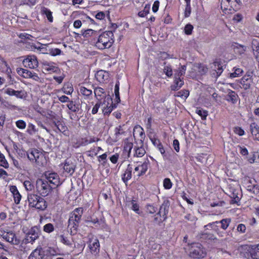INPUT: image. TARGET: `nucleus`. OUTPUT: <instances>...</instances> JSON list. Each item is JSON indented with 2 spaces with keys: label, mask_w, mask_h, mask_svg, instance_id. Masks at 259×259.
Instances as JSON below:
<instances>
[{
  "label": "nucleus",
  "mask_w": 259,
  "mask_h": 259,
  "mask_svg": "<svg viewBox=\"0 0 259 259\" xmlns=\"http://www.w3.org/2000/svg\"><path fill=\"white\" fill-rule=\"evenodd\" d=\"M237 230L239 232L244 233L246 230V227L244 224H240L238 226Z\"/></svg>",
  "instance_id": "obj_61"
},
{
  "label": "nucleus",
  "mask_w": 259,
  "mask_h": 259,
  "mask_svg": "<svg viewBox=\"0 0 259 259\" xmlns=\"http://www.w3.org/2000/svg\"><path fill=\"white\" fill-rule=\"evenodd\" d=\"M54 230V227L52 224L48 223L44 226V231L47 233L52 232Z\"/></svg>",
  "instance_id": "obj_40"
},
{
  "label": "nucleus",
  "mask_w": 259,
  "mask_h": 259,
  "mask_svg": "<svg viewBox=\"0 0 259 259\" xmlns=\"http://www.w3.org/2000/svg\"><path fill=\"white\" fill-rule=\"evenodd\" d=\"M133 171V167L130 164L127 165L124 173L122 176V180L124 183H126L127 181L132 178V173Z\"/></svg>",
  "instance_id": "obj_18"
},
{
  "label": "nucleus",
  "mask_w": 259,
  "mask_h": 259,
  "mask_svg": "<svg viewBox=\"0 0 259 259\" xmlns=\"http://www.w3.org/2000/svg\"><path fill=\"white\" fill-rule=\"evenodd\" d=\"M146 210L150 214H153L156 212L157 208L154 206L153 205L148 204L146 206Z\"/></svg>",
  "instance_id": "obj_42"
},
{
  "label": "nucleus",
  "mask_w": 259,
  "mask_h": 259,
  "mask_svg": "<svg viewBox=\"0 0 259 259\" xmlns=\"http://www.w3.org/2000/svg\"><path fill=\"white\" fill-rule=\"evenodd\" d=\"M10 190L12 193L14 202L16 204H19L21 199V195L18 191L17 188L16 186H10Z\"/></svg>",
  "instance_id": "obj_16"
},
{
  "label": "nucleus",
  "mask_w": 259,
  "mask_h": 259,
  "mask_svg": "<svg viewBox=\"0 0 259 259\" xmlns=\"http://www.w3.org/2000/svg\"><path fill=\"white\" fill-rule=\"evenodd\" d=\"M16 126L20 129H24L26 127L25 122L22 120H18L16 122Z\"/></svg>",
  "instance_id": "obj_54"
},
{
  "label": "nucleus",
  "mask_w": 259,
  "mask_h": 259,
  "mask_svg": "<svg viewBox=\"0 0 259 259\" xmlns=\"http://www.w3.org/2000/svg\"><path fill=\"white\" fill-rule=\"evenodd\" d=\"M189 95V92L188 90H184L177 93V96L180 97L183 99H186Z\"/></svg>",
  "instance_id": "obj_41"
},
{
  "label": "nucleus",
  "mask_w": 259,
  "mask_h": 259,
  "mask_svg": "<svg viewBox=\"0 0 259 259\" xmlns=\"http://www.w3.org/2000/svg\"><path fill=\"white\" fill-rule=\"evenodd\" d=\"M102 103L100 100H99L98 102L95 104L93 108L92 113L93 114H96L98 112V109L100 108Z\"/></svg>",
  "instance_id": "obj_53"
},
{
  "label": "nucleus",
  "mask_w": 259,
  "mask_h": 259,
  "mask_svg": "<svg viewBox=\"0 0 259 259\" xmlns=\"http://www.w3.org/2000/svg\"><path fill=\"white\" fill-rule=\"evenodd\" d=\"M130 204L131 205V208L133 210L138 214H141L142 213V211H140L139 209V205L136 202L135 200H132Z\"/></svg>",
  "instance_id": "obj_31"
},
{
  "label": "nucleus",
  "mask_w": 259,
  "mask_h": 259,
  "mask_svg": "<svg viewBox=\"0 0 259 259\" xmlns=\"http://www.w3.org/2000/svg\"><path fill=\"white\" fill-rule=\"evenodd\" d=\"M94 94L95 96L101 97L102 95L104 94V89L102 88H96L94 90Z\"/></svg>",
  "instance_id": "obj_48"
},
{
  "label": "nucleus",
  "mask_w": 259,
  "mask_h": 259,
  "mask_svg": "<svg viewBox=\"0 0 259 259\" xmlns=\"http://www.w3.org/2000/svg\"><path fill=\"white\" fill-rule=\"evenodd\" d=\"M151 140L153 144L158 149L163 157H165L166 155L165 154V150L160 140L156 138L151 139Z\"/></svg>",
  "instance_id": "obj_20"
},
{
  "label": "nucleus",
  "mask_w": 259,
  "mask_h": 259,
  "mask_svg": "<svg viewBox=\"0 0 259 259\" xmlns=\"http://www.w3.org/2000/svg\"><path fill=\"white\" fill-rule=\"evenodd\" d=\"M189 254L194 258H200L204 257L205 253L201 247V245L197 243L191 247Z\"/></svg>",
  "instance_id": "obj_5"
},
{
  "label": "nucleus",
  "mask_w": 259,
  "mask_h": 259,
  "mask_svg": "<svg viewBox=\"0 0 259 259\" xmlns=\"http://www.w3.org/2000/svg\"><path fill=\"white\" fill-rule=\"evenodd\" d=\"M191 5H186L185 11V17H188L191 14Z\"/></svg>",
  "instance_id": "obj_59"
},
{
  "label": "nucleus",
  "mask_w": 259,
  "mask_h": 259,
  "mask_svg": "<svg viewBox=\"0 0 259 259\" xmlns=\"http://www.w3.org/2000/svg\"><path fill=\"white\" fill-rule=\"evenodd\" d=\"M234 132L235 134L239 135V136H242L244 134V131L240 127H235L234 128Z\"/></svg>",
  "instance_id": "obj_57"
},
{
  "label": "nucleus",
  "mask_w": 259,
  "mask_h": 259,
  "mask_svg": "<svg viewBox=\"0 0 259 259\" xmlns=\"http://www.w3.org/2000/svg\"><path fill=\"white\" fill-rule=\"evenodd\" d=\"M238 98V95L232 90H229L228 94L226 95V99L232 103H236Z\"/></svg>",
  "instance_id": "obj_21"
},
{
  "label": "nucleus",
  "mask_w": 259,
  "mask_h": 259,
  "mask_svg": "<svg viewBox=\"0 0 259 259\" xmlns=\"http://www.w3.org/2000/svg\"><path fill=\"white\" fill-rule=\"evenodd\" d=\"M175 78L174 84L171 85V89L172 91H178L184 84V81L175 76Z\"/></svg>",
  "instance_id": "obj_24"
},
{
  "label": "nucleus",
  "mask_w": 259,
  "mask_h": 259,
  "mask_svg": "<svg viewBox=\"0 0 259 259\" xmlns=\"http://www.w3.org/2000/svg\"><path fill=\"white\" fill-rule=\"evenodd\" d=\"M173 146L175 149V150L177 152H179L180 150V147H179V142L178 140L175 139L173 141Z\"/></svg>",
  "instance_id": "obj_62"
},
{
  "label": "nucleus",
  "mask_w": 259,
  "mask_h": 259,
  "mask_svg": "<svg viewBox=\"0 0 259 259\" xmlns=\"http://www.w3.org/2000/svg\"><path fill=\"white\" fill-rule=\"evenodd\" d=\"M23 64L25 67L30 68H35L38 66V61L35 56H28L23 61Z\"/></svg>",
  "instance_id": "obj_11"
},
{
  "label": "nucleus",
  "mask_w": 259,
  "mask_h": 259,
  "mask_svg": "<svg viewBox=\"0 0 259 259\" xmlns=\"http://www.w3.org/2000/svg\"><path fill=\"white\" fill-rule=\"evenodd\" d=\"M103 104L105 105V107L103 110L105 115L109 114L112 111L113 109L116 108V105L115 104L113 103L112 98L110 95L106 96L105 100Z\"/></svg>",
  "instance_id": "obj_8"
},
{
  "label": "nucleus",
  "mask_w": 259,
  "mask_h": 259,
  "mask_svg": "<svg viewBox=\"0 0 259 259\" xmlns=\"http://www.w3.org/2000/svg\"><path fill=\"white\" fill-rule=\"evenodd\" d=\"M75 167V164L71 160L68 159L65 160L63 169L69 175H72L74 173Z\"/></svg>",
  "instance_id": "obj_14"
},
{
  "label": "nucleus",
  "mask_w": 259,
  "mask_h": 259,
  "mask_svg": "<svg viewBox=\"0 0 259 259\" xmlns=\"http://www.w3.org/2000/svg\"><path fill=\"white\" fill-rule=\"evenodd\" d=\"M233 70L234 72L229 74V77L231 78L239 77L243 73V69L240 68L234 67Z\"/></svg>",
  "instance_id": "obj_25"
},
{
  "label": "nucleus",
  "mask_w": 259,
  "mask_h": 259,
  "mask_svg": "<svg viewBox=\"0 0 259 259\" xmlns=\"http://www.w3.org/2000/svg\"><path fill=\"white\" fill-rule=\"evenodd\" d=\"M208 71V68L207 67L203 65H199L198 67V72L201 74L203 75L206 73Z\"/></svg>",
  "instance_id": "obj_49"
},
{
  "label": "nucleus",
  "mask_w": 259,
  "mask_h": 259,
  "mask_svg": "<svg viewBox=\"0 0 259 259\" xmlns=\"http://www.w3.org/2000/svg\"><path fill=\"white\" fill-rule=\"evenodd\" d=\"M60 241L67 246H71V241L69 240L67 237H65L64 235H61L59 236Z\"/></svg>",
  "instance_id": "obj_39"
},
{
  "label": "nucleus",
  "mask_w": 259,
  "mask_h": 259,
  "mask_svg": "<svg viewBox=\"0 0 259 259\" xmlns=\"http://www.w3.org/2000/svg\"><path fill=\"white\" fill-rule=\"evenodd\" d=\"M45 65L46 66V70L47 71H52L53 72H57L58 71H59V69L58 67L51 64L48 63Z\"/></svg>",
  "instance_id": "obj_38"
},
{
  "label": "nucleus",
  "mask_w": 259,
  "mask_h": 259,
  "mask_svg": "<svg viewBox=\"0 0 259 259\" xmlns=\"http://www.w3.org/2000/svg\"><path fill=\"white\" fill-rule=\"evenodd\" d=\"M186 70V66L185 65H182L179 69L177 70V73L175 74V76L176 77H178L180 79V77L185 74V71Z\"/></svg>",
  "instance_id": "obj_32"
},
{
  "label": "nucleus",
  "mask_w": 259,
  "mask_h": 259,
  "mask_svg": "<svg viewBox=\"0 0 259 259\" xmlns=\"http://www.w3.org/2000/svg\"><path fill=\"white\" fill-rule=\"evenodd\" d=\"M61 51L57 48L51 49L49 50V53L52 56H56L61 54Z\"/></svg>",
  "instance_id": "obj_52"
},
{
  "label": "nucleus",
  "mask_w": 259,
  "mask_h": 259,
  "mask_svg": "<svg viewBox=\"0 0 259 259\" xmlns=\"http://www.w3.org/2000/svg\"><path fill=\"white\" fill-rule=\"evenodd\" d=\"M150 5H146L144 10L138 13V15L141 17H144L149 13Z\"/></svg>",
  "instance_id": "obj_44"
},
{
  "label": "nucleus",
  "mask_w": 259,
  "mask_h": 259,
  "mask_svg": "<svg viewBox=\"0 0 259 259\" xmlns=\"http://www.w3.org/2000/svg\"><path fill=\"white\" fill-rule=\"evenodd\" d=\"M67 106L69 110L73 112H77L79 111L78 106L76 105L73 101H69Z\"/></svg>",
  "instance_id": "obj_29"
},
{
  "label": "nucleus",
  "mask_w": 259,
  "mask_h": 259,
  "mask_svg": "<svg viewBox=\"0 0 259 259\" xmlns=\"http://www.w3.org/2000/svg\"><path fill=\"white\" fill-rule=\"evenodd\" d=\"M46 253L41 247H37L29 255L28 259H46Z\"/></svg>",
  "instance_id": "obj_12"
},
{
  "label": "nucleus",
  "mask_w": 259,
  "mask_h": 259,
  "mask_svg": "<svg viewBox=\"0 0 259 259\" xmlns=\"http://www.w3.org/2000/svg\"><path fill=\"white\" fill-rule=\"evenodd\" d=\"M125 132L122 129V125H119L115 128V139L117 141L119 135L124 134Z\"/></svg>",
  "instance_id": "obj_30"
},
{
  "label": "nucleus",
  "mask_w": 259,
  "mask_h": 259,
  "mask_svg": "<svg viewBox=\"0 0 259 259\" xmlns=\"http://www.w3.org/2000/svg\"><path fill=\"white\" fill-rule=\"evenodd\" d=\"M73 91V88L72 84L68 83L65 85L63 88V92L67 95H70Z\"/></svg>",
  "instance_id": "obj_36"
},
{
  "label": "nucleus",
  "mask_w": 259,
  "mask_h": 259,
  "mask_svg": "<svg viewBox=\"0 0 259 259\" xmlns=\"http://www.w3.org/2000/svg\"><path fill=\"white\" fill-rule=\"evenodd\" d=\"M46 180L48 181V183L52 184L53 187H57L60 185V178L58 175L55 172L45 174Z\"/></svg>",
  "instance_id": "obj_10"
},
{
  "label": "nucleus",
  "mask_w": 259,
  "mask_h": 259,
  "mask_svg": "<svg viewBox=\"0 0 259 259\" xmlns=\"http://www.w3.org/2000/svg\"><path fill=\"white\" fill-rule=\"evenodd\" d=\"M0 165L7 168L9 167V164L3 154L0 152Z\"/></svg>",
  "instance_id": "obj_37"
},
{
  "label": "nucleus",
  "mask_w": 259,
  "mask_h": 259,
  "mask_svg": "<svg viewBox=\"0 0 259 259\" xmlns=\"http://www.w3.org/2000/svg\"><path fill=\"white\" fill-rule=\"evenodd\" d=\"M19 37L22 39H26L30 40V39H31V38L33 37V36L32 35H31L30 34H27L26 33H21L19 35Z\"/></svg>",
  "instance_id": "obj_58"
},
{
  "label": "nucleus",
  "mask_w": 259,
  "mask_h": 259,
  "mask_svg": "<svg viewBox=\"0 0 259 259\" xmlns=\"http://www.w3.org/2000/svg\"><path fill=\"white\" fill-rule=\"evenodd\" d=\"M23 185L27 191H32L34 188L33 185L29 181H25Z\"/></svg>",
  "instance_id": "obj_45"
},
{
  "label": "nucleus",
  "mask_w": 259,
  "mask_h": 259,
  "mask_svg": "<svg viewBox=\"0 0 259 259\" xmlns=\"http://www.w3.org/2000/svg\"><path fill=\"white\" fill-rule=\"evenodd\" d=\"M113 36V34L111 31L103 32L99 36L96 46L101 50L110 48L114 42V40L112 38Z\"/></svg>",
  "instance_id": "obj_2"
},
{
  "label": "nucleus",
  "mask_w": 259,
  "mask_h": 259,
  "mask_svg": "<svg viewBox=\"0 0 259 259\" xmlns=\"http://www.w3.org/2000/svg\"><path fill=\"white\" fill-rule=\"evenodd\" d=\"M215 65L217 66V69L212 70L211 72V75L212 77L218 78L222 73L224 69L221 61L216 60L215 61Z\"/></svg>",
  "instance_id": "obj_15"
},
{
  "label": "nucleus",
  "mask_w": 259,
  "mask_h": 259,
  "mask_svg": "<svg viewBox=\"0 0 259 259\" xmlns=\"http://www.w3.org/2000/svg\"><path fill=\"white\" fill-rule=\"evenodd\" d=\"M196 113L201 116L202 120H205L208 115V112L206 110L197 108Z\"/></svg>",
  "instance_id": "obj_35"
},
{
  "label": "nucleus",
  "mask_w": 259,
  "mask_h": 259,
  "mask_svg": "<svg viewBox=\"0 0 259 259\" xmlns=\"http://www.w3.org/2000/svg\"><path fill=\"white\" fill-rule=\"evenodd\" d=\"M193 29V26L190 24H188L185 26L184 32L187 35H190L192 33Z\"/></svg>",
  "instance_id": "obj_46"
},
{
  "label": "nucleus",
  "mask_w": 259,
  "mask_h": 259,
  "mask_svg": "<svg viewBox=\"0 0 259 259\" xmlns=\"http://www.w3.org/2000/svg\"><path fill=\"white\" fill-rule=\"evenodd\" d=\"M169 206L170 201L168 199H165L160 205L159 210L156 213L155 215H159V217L163 219V221H165L169 212Z\"/></svg>",
  "instance_id": "obj_7"
},
{
  "label": "nucleus",
  "mask_w": 259,
  "mask_h": 259,
  "mask_svg": "<svg viewBox=\"0 0 259 259\" xmlns=\"http://www.w3.org/2000/svg\"><path fill=\"white\" fill-rule=\"evenodd\" d=\"M44 251H45L46 256L54 255L56 253V250L54 249L51 247H49L47 248L46 250H44Z\"/></svg>",
  "instance_id": "obj_50"
},
{
  "label": "nucleus",
  "mask_w": 259,
  "mask_h": 259,
  "mask_svg": "<svg viewBox=\"0 0 259 259\" xmlns=\"http://www.w3.org/2000/svg\"><path fill=\"white\" fill-rule=\"evenodd\" d=\"M150 162L149 160L147 159L142 164L140 165V167H141V169L140 172L137 173V176L140 177L144 175L147 171Z\"/></svg>",
  "instance_id": "obj_22"
},
{
  "label": "nucleus",
  "mask_w": 259,
  "mask_h": 259,
  "mask_svg": "<svg viewBox=\"0 0 259 259\" xmlns=\"http://www.w3.org/2000/svg\"><path fill=\"white\" fill-rule=\"evenodd\" d=\"M3 238L6 241L14 245H18L20 240L18 238L15 234L11 231H8L3 236Z\"/></svg>",
  "instance_id": "obj_9"
},
{
  "label": "nucleus",
  "mask_w": 259,
  "mask_h": 259,
  "mask_svg": "<svg viewBox=\"0 0 259 259\" xmlns=\"http://www.w3.org/2000/svg\"><path fill=\"white\" fill-rule=\"evenodd\" d=\"M33 149H31L27 152L26 155L27 156L28 158L30 161H33Z\"/></svg>",
  "instance_id": "obj_63"
},
{
  "label": "nucleus",
  "mask_w": 259,
  "mask_h": 259,
  "mask_svg": "<svg viewBox=\"0 0 259 259\" xmlns=\"http://www.w3.org/2000/svg\"><path fill=\"white\" fill-rule=\"evenodd\" d=\"M230 222H231L230 219H223L222 220H221L220 222L216 221L215 222H213L212 224H211L210 225H212L214 224H221V228H222L224 230H226L229 226Z\"/></svg>",
  "instance_id": "obj_27"
},
{
  "label": "nucleus",
  "mask_w": 259,
  "mask_h": 259,
  "mask_svg": "<svg viewBox=\"0 0 259 259\" xmlns=\"http://www.w3.org/2000/svg\"><path fill=\"white\" fill-rule=\"evenodd\" d=\"M40 234V231L37 226L32 227L26 234L25 243L33 242L36 240Z\"/></svg>",
  "instance_id": "obj_6"
},
{
  "label": "nucleus",
  "mask_w": 259,
  "mask_h": 259,
  "mask_svg": "<svg viewBox=\"0 0 259 259\" xmlns=\"http://www.w3.org/2000/svg\"><path fill=\"white\" fill-rule=\"evenodd\" d=\"M42 12L44 14L46 15L47 18H48V20L50 22H53V17L52 16V13L50 10L46 8H44L42 10Z\"/></svg>",
  "instance_id": "obj_33"
},
{
  "label": "nucleus",
  "mask_w": 259,
  "mask_h": 259,
  "mask_svg": "<svg viewBox=\"0 0 259 259\" xmlns=\"http://www.w3.org/2000/svg\"><path fill=\"white\" fill-rule=\"evenodd\" d=\"M250 130L254 139L259 141V126L255 122L251 123Z\"/></svg>",
  "instance_id": "obj_19"
},
{
  "label": "nucleus",
  "mask_w": 259,
  "mask_h": 259,
  "mask_svg": "<svg viewBox=\"0 0 259 259\" xmlns=\"http://www.w3.org/2000/svg\"><path fill=\"white\" fill-rule=\"evenodd\" d=\"M252 83V78L248 75H244L241 79L240 83L245 90L250 89Z\"/></svg>",
  "instance_id": "obj_17"
},
{
  "label": "nucleus",
  "mask_w": 259,
  "mask_h": 259,
  "mask_svg": "<svg viewBox=\"0 0 259 259\" xmlns=\"http://www.w3.org/2000/svg\"><path fill=\"white\" fill-rule=\"evenodd\" d=\"M83 210L82 207L75 208L70 215L68 220V228H70V234L74 235L77 233V228L81 221Z\"/></svg>",
  "instance_id": "obj_1"
},
{
  "label": "nucleus",
  "mask_w": 259,
  "mask_h": 259,
  "mask_svg": "<svg viewBox=\"0 0 259 259\" xmlns=\"http://www.w3.org/2000/svg\"><path fill=\"white\" fill-rule=\"evenodd\" d=\"M17 72L20 75L24 78H29V77H33L32 73L27 69L23 68H18Z\"/></svg>",
  "instance_id": "obj_26"
},
{
  "label": "nucleus",
  "mask_w": 259,
  "mask_h": 259,
  "mask_svg": "<svg viewBox=\"0 0 259 259\" xmlns=\"http://www.w3.org/2000/svg\"><path fill=\"white\" fill-rule=\"evenodd\" d=\"M80 92L84 96L89 97L92 94V91L84 87H80Z\"/></svg>",
  "instance_id": "obj_34"
},
{
  "label": "nucleus",
  "mask_w": 259,
  "mask_h": 259,
  "mask_svg": "<svg viewBox=\"0 0 259 259\" xmlns=\"http://www.w3.org/2000/svg\"><path fill=\"white\" fill-rule=\"evenodd\" d=\"M159 6V2L158 1H156L154 2V4L152 6V11L153 12L156 13L158 10Z\"/></svg>",
  "instance_id": "obj_60"
},
{
  "label": "nucleus",
  "mask_w": 259,
  "mask_h": 259,
  "mask_svg": "<svg viewBox=\"0 0 259 259\" xmlns=\"http://www.w3.org/2000/svg\"><path fill=\"white\" fill-rule=\"evenodd\" d=\"M163 71L168 77H171L172 75V68L170 66L164 67Z\"/></svg>",
  "instance_id": "obj_51"
},
{
  "label": "nucleus",
  "mask_w": 259,
  "mask_h": 259,
  "mask_svg": "<svg viewBox=\"0 0 259 259\" xmlns=\"http://www.w3.org/2000/svg\"><path fill=\"white\" fill-rule=\"evenodd\" d=\"M27 200L29 206L31 207H35L37 209L44 210L47 207L45 200L37 194L32 193H28Z\"/></svg>",
  "instance_id": "obj_3"
},
{
  "label": "nucleus",
  "mask_w": 259,
  "mask_h": 259,
  "mask_svg": "<svg viewBox=\"0 0 259 259\" xmlns=\"http://www.w3.org/2000/svg\"><path fill=\"white\" fill-rule=\"evenodd\" d=\"M163 187L166 189H169L172 187V183L169 178H165L163 180Z\"/></svg>",
  "instance_id": "obj_43"
},
{
  "label": "nucleus",
  "mask_w": 259,
  "mask_h": 259,
  "mask_svg": "<svg viewBox=\"0 0 259 259\" xmlns=\"http://www.w3.org/2000/svg\"><path fill=\"white\" fill-rule=\"evenodd\" d=\"M59 100L62 103L69 102L70 101L69 98L65 95L59 97Z\"/></svg>",
  "instance_id": "obj_64"
},
{
  "label": "nucleus",
  "mask_w": 259,
  "mask_h": 259,
  "mask_svg": "<svg viewBox=\"0 0 259 259\" xmlns=\"http://www.w3.org/2000/svg\"><path fill=\"white\" fill-rule=\"evenodd\" d=\"M90 248L92 253H98L100 250V244L98 239H95L94 241L90 244Z\"/></svg>",
  "instance_id": "obj_23"
},
{
  "label": "nucleus",
  "mask_w": 259,
  "mask_h": 259,
  "mask_svg": "<svg viewBox=\"0 0 259 259\" xmlns=\"http://www.w3.org/2000/svg\"><path fill=\"white\" fill-rule=\"evenodd\" d=\"M4 93L10 96H14L19 99H24L26 94L24 91H15L11 88H7L4 91Z\"/></svg>",
  "instance_id": "obj_13"
},
{
  "label": "nucleus",
  "mask_w": 259,
  "mask_h": 259,
  "mask_svg": "<svg viewBox=\"0 0 259 259\" xmlns=\"http://www.w3.org/2000/svg\"><path fill=\"white\" fill-rule=\"evenodd\" d=\"M135 153L134 156H137L138 157H142L146 153V151L144 148L143 147H135L134 148Z\"/></svg>",
  "instance_id": "obj_28"
},
{
  "label": "nucleus",
  "mask_w": 259,
  "mask_h": 259,
  "mask_svg": "<svg viewBox=\"0 0 259 259\" xmlns=\"http://www.w3.org/2000/svg\"><path fill=\"white\" fill-rule=\"evenodd\" d=\"M96 31H94L92 29H88L86 30H84L83 32H82V35L85 37H88L91 35H92L94 33H95Z\"/></svg>",
  "instance_id": "obj_55"
},
{
  "label": "nucleus",
  "mask_w": 259,
  "mask_h": 259,
  "mask_svg": "<svg viewBox=\"0 0 259 259\" xmlns=\"http://www.w3.org/2000/svg\"><path fill=\"white\" fill-rule=\"evenodd\" d=\"M33 160L35 162H38V160L40 155H42V153L40 152L37 149H33Z\"/></svg>",
  "instance_id": "obj_47"
},
{
  "label": "nucleus",
  "mask_w": 259,
  "mask_h": 259,
  "mask_svg": "<svg viewBox=\"0 0 259 259\" xmlns=\"http://www.w3.org/2000/svg\"><path fill=\"white\" fill-rule=\"evenodd\" d=\"M133 147V143H127L124 147V150L128 151V155L129 156L131 151Z\"/></svg>",
  "instance_id": "obj_56"
},
{
  "label": "nucleus",
  "mask_w": 259,
  "mask_h": 259,
  "mask_svg": "<svg viewBox=\"0 0 259 259\" xmlns=\"http://www.w3.org/2000/svg\"><path fill=\"white\" fill-rule=\"evenodd\" d=\"M36 188L40 195L45 197L51 191L53 186L48 183L47 180L39 179L36 182Z\"/></svg>",
  "instance_id": "obj_4"
}]
</instances>
